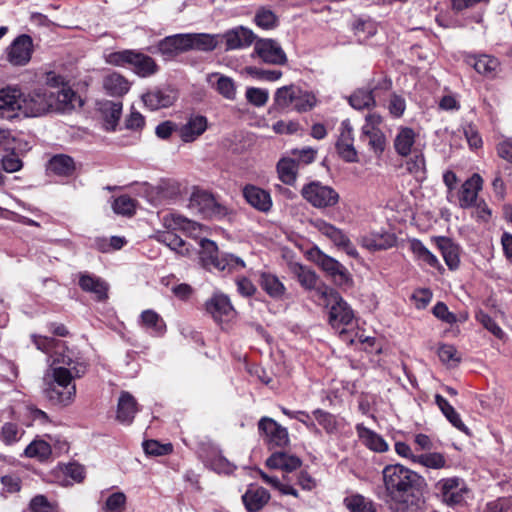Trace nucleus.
I'll use <instances>...</instances> for the list:
<instances>
[{
	"label": "nucleus",
	"instance_id": "13d9d810",
	"mask_svg": "<svg viewBox=\"0 0 512 512\" xmlns=\"http://www.w3.org/2000/svg\"><path fill=\"white\" fill-rule=\"evenodd\" d=\"M297 95L294 98L293 108L298 112L311 110L316 104V98L313 94L303 91L297 87Z\"/></svg>",
	"mask_w": 512,
	"mask_h": 512
},
{
	"label": "nucleus",
	"instance_id": "c9c22d12",
	"mask_svg": "<svg viewBox=\"0 0 512 512\" xmlns=\"http://www.w3.org/2000/svg\"><path fill=\"white\" fill-rule=\"evenodd\" d=\"M259 285L271 298L281 300L286 294V287L283 282L270 272H262L259 277Z\"/></svg>",
	"mask_w": 512,
	"mask_h": 512
},
{
	"label": "nucleus",
	"instance_id": "a878e982",
	"mask_svg": "<svg viewBox=\"0 0 512 512\" xmlns=\"http://www.w3.org/2000/svg\"><path fill=\"white\" fill-rule=\"evenodd\" d=\"M355 429L359 440L368 449L377 453H384L388 451L389 445L380 434L365 427L361 423L357 424Z\"/></svg>",
	"mask_w": 512,
	"mask_h": 512
},
{
	"label": "nucleus",
	"instance_id": "c85d7f7f",
	"mask_svg": "<svg viewBox=\"0 0 512 512\" xmlns=\"http://www.w3.org/2000/svg\"><path fill=\"white\" fill-rule=\"evenodd\" d=\"M138 323L141 328L152 336H163L166 332L164 319L154 310L147 309L141 312Z\"/></svg>",
	"mask_w": 512,
	"mask_h": 512
},
{
	"label": "nucleus",
	"instance_id": "1a4fd4ad",
	"mask_svg": "<svg viewBox=\"0 0 512 512\" xmlns=\"http://www.w3.org/2000/svg\"><path fill=\"white\" fill-rule=\"evenodd\" d=\"M301 195L313 207L324 209L338 204L340 196L331 186L313 181L303 186Z\"/></svg>",
	"mask_w": 512,
	"mask_h": 512
},
{
	"label": "nucleus",
	"instance_id": "bf43d9fd",
	"mask_svg": "<svg viewBox=\"0 0 512 512\" xmlns=\"http://www.w3.org/2000/svg\"><path fill=\"white\" fill-rule=\"evenodd\" d=\"M127 497L123 492L112 493L105 501L104 512H124L126 509Z\"/></svg>",
	"mask_w": 512,
	"mask_h": 512
},
{
	"label": "nucleus",
	"instance_id": "7c9ffc66",
	"mask_svg": "<svg viewBox=\"0 0 512 512\" xmlns=\"http://www.w3.org/2000/svg\"><path fill=\"white\" fill-rule=\"evenodd\" d=\"M188 50L211 52L220 44V34L187 33Z\"/></svg>",
	"mask_w": 512,
	"mask_h": 512
},
{
	"label": "nucleus",
	"instance_id": "79ce46f5",
	"mask_svg": "<svg viewBox=\"0 0 512 512\" xmlns=\"http://www.w3.org/2000/svg\"><path fill=\"white\" fill-rule=\"evenodd\" d=\"M395 237L390 233H372L363 238V245L372 251L385 250L395 244Z\"/></svg>",
	"mask_w": 512,
	"mask_h": 512
},
{
	"label": "nucleus",
	"instance_id": "f03ea898",
	"mask_svg": "<svg viewBox=\"0 0 512 512\" xmlns=\"http://www.w3.org/2000/svg\"><path fill=\"white\" fill-rule=\"evenodd\" d=\"M74 378L78 377L72 367L60 365L51 368L44 377L46 397L56 405H71L76 397Z\"/></svg>",
	"mask_w": 512,
	"mask_h": 512
},
{
	"label": "nucleus",
	"instance_id": "09e8293b",
	"mask_svg": "<svg viewBox=\"0 0 512 512\" xmlns=\"http://www.w3.org/2000/svg\"><path fill=\"white\" fill-rule=\"evenodd\" d=\"M24 454L29 458L46 461L52 454V448L48 442L42 439H35L25 448Z\"/></svg>",
	"mask_w": 512,
	"mask_h": 512
},
{
	"label": "nucleus",
	"instance_id": "9d476101",
	"mask_svg": "<svg viewBox=\"0 0 512 512\" xmlns=\"http://www.w3.org/2000/svg\"><path fill=\"white\" fill-rule=\"evenodd\" d=\"M442 500L449 506L462 504L469 494L466 482L460 477H449L440 479L436 485Z\"/></svg>",
	"mask_w": 512,
	"mask_h": 512
},
{
	"label": "nucleus",
	"instance_id": "e2e57ef3",
	"mask_svg": "<svg viewBox=\"0 0 512 512\" xmlns=\"http://www.w3.org/2000/svg\"><path fill=\"white\" fill-rule=\"evenodd\" d=\"M246 99L256 107L264 106L269 98L268 90L256 87H249L246 90Z\"/></svg>",
	"mask_w": 512,
	"mask_h": 512
},
{
	"label": "nucleus",
	"instance_id": "f8f14e48",
	"mask_svg": "<svg viewBox=\"0 0 512 512\" xmlns=\"http://www.w3.org/2000/svg\"><path fill=\"white\" fill-rule=\"evenodd\" d=\"M253 55L259 57L264 63L271 65H285L288 61L281 45L270 38H256Z\"/></svg>",
	"mask_w": 512,
	"mask_h": 512
},
{
	"label": "nucleus",
	"instance_id": "4be33fe9",
	"mask_svg": "<svg viewBox=\"0 0 512 512\" xmlns=\"http://www.w3.org/2000/svg\"><path fill=\"white\" fill-rule=\"evenodd\" d=\"M208 128V120L202 115H191L178 130L179 137L185 143L198 139Z\"/></svg>",
	"mask_w": 512,
	"mask_h": 512
},
{
	"label": "nucleus",
	"instance_id": "7ed1b4c3",
	"mask_svg": "<svg viewBox=\"0 0 512 512\" xmlns=\"http://www.w3.org/2000/svg\"><path fill=\"white\" fill-rule=\"evenodd\" d=\"M31 339L38 350L49 355L52 364L67 365L72 367L77 377L83 376L86 371L83 358L67 348L63 341L37 334L31 335Z\"/></svg>",
	"mask_w": 512,
	"mask_h": 512
},
{
	"label": "nucleus",
	"instance_id": "338daca9",
	"mask_svg": "<svg viewBox=\"0 0 512 512\" xmlns=\"http://www.w3.org/2000/svg\"><path fill=\"white\" fill-rule=\"evenodd\" d=\"M133 54V50H122V51H116L111 52L105 56V61L108 64L114 65V66H124L126 64H130L131 57Z\"/></svg>",
	"mask_w": 512,
	"mask_h": 512
},
{
	"label": "nucleus",
	"instance_id": "bb28decb",
	"mask_svg": "<svg viewBox=\"0 0 512 512\" xmlns=\"http://www.w3.org/2000/svg\"><path fill=\"white\" fill-rule=\"evenodd\" d=\"M52 112H65L75 108L76 103H80L78 95L68 86L63 85L59 90H52L51 97Z\"/></svg>",
	"mask_w": 512,
	"mask_h": 512
},
{
	"label": "nucleus",
	"instance_id": "864d4df0",
	"mask_svg": "<svg viewBox=\"0 0 512 512\" xmlns=\"http://www.w3.org/2000/svg\"><path fill=\"white\" fill-rule=\"evenodd\" d=\"M254 23L261 29L271 30L277 27L278 18L272 10L260 7L255 12Z\"/></svg>",
	"mask_w": 512,
	"mask_h": 512
},
{
	"label": "nucleus",
	"instance_id": "72a5a7b5",
	"mask_svg": "<svg viewBox=\"0 0 512 512\" xmlns=\"http://www.w3.org/2000/svg\"><path fill=\"white\" fill-rule=\"evenodd\" d=\"M129 65L135 74L144 78L150 77L158 71V65L152 57L135 50H133Z\"/></svg>",
	"mask_w": 512,
	"mask_h": 512
},
{
	"label": "nucleus",
	"instance_id": "37998d69",
	"mask_svg": "<svg viewBox=\"0 0 512 512\" xmlns=\"http://www.w3.org/2000/svg\"><path fill=\"white\" fill-rule=\"evenodd\" d=\"M472 60V65L479 74L488 78L496 76L499 68L498 59L489 55H480L478 57H474Z\"/></svg>",
	"mask_w": 512,
	"mask_h": 512
},
{
	"label": "nucleus",
	"instance_id": "a211bd4d",
	"mask_svg": "<svg viewBox=\"0 0 512 512\" xmlns=\"http://www.w3.org/2000/svg\"><path fill=\"white\" fill-rule=\"evenodd\" d=\"M20 90L17 88L0 89V119L13 120L20 117Z\"/></svg>",
	"mask_w": 512,
	"mask_h": 512
},
{
	"label": "nucleus",
	"instance_id": "423d86ee",
	"mask_svg": "<svg viewBox=\"0 0 512 512\" xmlns=\"http://www.w3.org/2000/svg\"><path fill=\"white\" fill-rule=\"evenodd\" d=\"M319 291L324 303L330 306L329 322L331 326L341 335L345 334L346 330L341 326L349 325L352 322L354 318L352 309L334 289L322 287Z\"/></svg>",
	"mask_w": 512,
	"mask_h": 512
},
{
	"label": "nucleus",
	"instance_id": "5701e85b",
	"mask_svg": "<svg viewBox=\"0 0 512 512\" xmlns=\"http://www.w3.org/2000/svg\"><path fill=\"white\" fill-rule=\"evenodd\" d=\"M483 179L477 173L473 174L461 186L459 191V206L461 208H470L477 202L479 191L482 189Z\"/></svg>",
	"mask_w": 512,
	"mask_h": 512
},
{
	"label": "nucleus",
	"instance_id": "6ab92c4d",
	"mask_svg": "<svg viewBox=\"0 0 512 512\" xmlns=\"http://www.w3.org/2000/svg\"><path fill=\"white\" fill-rule=\"evenodd\" d=\"M316 263L337 285H345L349 282L348 270L336 259L318 251Z\"/></svg>",
	"mask_w": 512,
	"mask_h": 512
},
{
	"label": "nucleus",
	"instance_id": "5fc2aeb1",
	"mask_svg": "<svg viewBox=\"0 0 512 512\" xmlns=\"http://www.w3.org/2000/svg\"><path fill=\"white\" fill-rule=\"evenodd\" d=\"M405 169L417 179L424 178L426 167L423 153L417 151L414 152L413 155L406 160Z\"/></svg>",
	"mask_w": 512,
	"mask_h": 512
},
{
	"label": "nucleus",
	"instance_id": "b1692460",
	"mask_svg": "<svg viewBox=\"0 0 512 512\" xmlns=\"http://www.w3.org/2000/svg\"><path fill=\"white\" fill-rule=\"evenodd\" d=\"M78 284L83 291L94 294L98 301L108 298L109 285L100 277L88 272H81Z\"/></svg>",
	"mask_w": 512,
	"mask_h": 512
},
{
	"label": "nucleus",
	"instance_id": "c756f323",
	"mask_svg": "<svg viewBox=\"0 0 512 512\" xmlns=\"http://www.w3.org/2000/svg\"><path fill=\"white\" fill-rule=\"evenodd\" d=\"M176 97L172 90L169 89H154L142 96V100L149 109L158 110L171 106Z\"/></svg>",
	"mask_w": 512,
	"mask_h": 512
},
{
	"label": "nucleus",
	"instance_id": "69168bd1",
	"mask_svg": "<svg viewBox=\"0 0 512 512\" xmlns=\"http://www.w3.org/2000/svg\"><path fill=\"white\" fill-rule=\"evenodd\" d=\"M438 356L443 363L449 365L457 364L460 361L457 349L449 344H444L439 347Z\"/></svg>",
	"mask_w": 512,
	"mask_h": 512
},
{
	"label": "nucleus",
	"instance_id": "603ef678",
	"mask_svg": "<svg viewBox=\"0 0 512 512\" xmlns=\"http://www.w3.org/2000/svg\"><path fill=\"white\" fill-rule=\"evenodd\" d=\"M349 103L358 110L369 109L375 105V99L371 90L358 89L349 97Z\"/></svg>",
	"mask_w": 512,
	"mask_h": 512
},
{
	"label": "nucleus",
	"instance_id": "f3484780",
	"mask_svg": "<svg viewBox=\"0 0 512 512\" xmlns=\"http://www.w3.org/2000/svg\"><path fill=\"white\" fill-rule=\"evenodd\" d=\"M206 309L217 322H230L236 317V310L227 295L215 293L206 303Z\"/></svg>",
	"mask_w": 512,
	"mask_h": 512
},
{
	"label": "nucleus",
	"instance_id": "4468645a",
	"mask_svg": "<svg viewBox=\"0 0 512 512\" xmlns=\"http://www.w3.org/2000/svg\"><path fill=\"white\" fill-rule=\"evenodd\" d=\"M258 428L271 448H284L289 444V434L287 429L278 424L272 418H261L258 423Z\"/></svg>",
	"mask_w": 512,
	"mask_h": 512
},
{
	"label": "nucleus",
	"instance_id": "0eeeda50",
	"mask_svg": "<svg viewBox=\"0 0 512 512\" xmlns=\"http://www.w3.org/2000/svg\"><path fill=\"white\" fill-rule=\"evenodd\" d=\"M52 89L38 87L28 93L20 91V117H41L52 112Z\"/></svg>",
	"mask_w": 512,
	"mask_h": 512
},
{
	"label": "nucleus",
	"instance_id": "412c9836",
	"mask_svg": "<svg viewBox=\"0 0 512 512\" xmlns=\"http://www.w3.org/2000/svg\"><path fill=\"white\" fill-rule=\"evenodd\" d=\"M189 206L204 217H213L221 213V206L216 203L212 194L204 190L193 191Z\"/></svg>",
	"mask_w": 512,
	"mask_h": 512
},
{
	"label": "nucleus",
	"instance_id": "20e7f679",
	"mask_svg": "<svg viewBox=\"0 0 512 512\" xmlns=\"http://www.w3.org/2000/svg\"><path fill=\"white\" fill-rule=\"evenodd\" d=\"M163 224L166 231L158 232L156 235L157 241L166 245L171 250L182 256L190 254L189 245L186 242L172 232V230H183L190 235H196L200 230V225L194 221H191L179 214H168L163 217Z\"/></svg>",
	"mask_w": 512,
	"mask_h": 512
},
{
	"label": "nucleus",
	"instance_id": "ddd939ff",
	"mask_svg": "<svg viewBox=\"0 0 512 512\" xmlns=\"http://www.w3.org/2000/svg\"><path fill=\"white\" fill-rule=\"evenodd\" d=\"M338 155L348 163L358 162V153L354 147L353 127L348 119L341 122L336 141Z\"/></svg>",
	"mask_w": 512,
	"mask_h": 512
},
{
	"label": "nucleus",
	"instance_id": "8fccbe9b",
	"mask_svg": "<svg viewBox=\"0 0 512 512\" xmlns=\"http://www.w3.org/2000/svg\"><path fill=\"white\" fill-rule=\"evenodd\" d=\"M25 431L16 423L6 422L0 430V441L5 445H13L21 440Z\"/></svg>",
	"mask_w": 512,
	"mask_h": 512
},
{
	"label": "nucleus",
	"instance_id": "dca6fc26",
	"mask_svg": "<svg viewBox=\"0 0 512 512\" xmlns=\"http://www.w3.org/2000/svg\"><path fill=\"white\" fill-rule=\"evenodd\" d=\"M32 52V39L23 34L14 39L7 48V60L14 66H24L30 61Z\"/></svg>",
	"mask_w": 512,
	"mask_h": 512
},
{
	"label": "nucleus",
	"instance_id": "393cba45",
	"mask_svg": "<svg viewBox=\"0 0 512 512\" xmlns=\"http://www.w3.org/2000/svg\"><path fill=\"white\" fill-rule=\"evenodd\" d=\"M243 196L252 207L261 212H268L272 207V199L269 192L260 187L246 185L243 189Z\"/></svg>",
	"mask_w": 512,
	"mask_h": 512
},
{
	"label": "nucleus",
	"instance_id": "4c0bfd02",
	"mask_svg": "<svg viewBox=\"0 0 512 512\" xmlns=\"http://www.w3.org/2000/svg\"><path fill=\"white\" fill-rule=\"evenodd\" d=\"M103 87L111 96H122L129 91L130 84L125 77L114 72L105 76Z\"/></svg>",
	"mask_w": 512,
	"mask_h": 512
},
{
	"label": "nucleus",
	"instance_id": "473e14b6",
	"mask_svg": "<svg viewBox=\"0 0 512 512\" xmlns=\"http://www.w3.org/2000/svg\"><path fill=\"white\" fill-rule=\"evenodd\" d=\"M137 411L136 399L129 392H121L117 405V420L123 424H131Z\"/></svg>",
	"mask_w": 512,
	"mask_h": 512
},
{
	"label": "nucleus",
	"instance_id": "680f3d73",
	"mask_svg": "<svg viewBox=\"0 0 512 512\" xmlns=\"http://www.w3.org/2000/svg\"><path fill=\"white\" fill-rule=\"evenodd\" d=\"M246 72L255 79L269 82L277 81L282 77L280 70L261 69L254 66L246 67Z\"/></svg>",
	"mask_w": 512,
	"mask_h": 512
},
{
	"label": "nucleus",
	"instance_id": "cd10ccee",
	"mask_svg": "<svg viewBox=\"0 0 512 512\" xmlns=\"http://www.w3.org/2000/svg\"><path fill=\"white\" fill-rule=\"evenodd\" d=\"M269 500V492L265 488L255 485H250L242 496V501L248 512L260 511Z\"/></svg>",
	"mask_w": 512,
	"mask_h": 512
},
{
	"label": "nucleus",
	"instance_id": "052dcab7",
	"mask_svg": "<svg viewBox=\"0 0 512 512\" xmlns=\"http://www.w3.org/2000/svg\"><path fill=\"white\" fill-rule=\"evenodd\" d=\"M107 114L105 117L104 127L108 131H113L118 124L122 112V104L110 102L106 108Z\"/></svg>",
	"mask_w": 512,
	"mask_h": 512
},
{
	"label": "nucleus",
	"instance_id": "58836bf2",
	"mask_svg": "<svg viewBox=\"0 0 512 512\" xmlns=\"http://www.w3.org/2000/svg\"><path fill=\"white\" fill-rule=\"evenodd\" d=\"M343 505L349 512H376L373 501L358 493L346 496Z\"/></svg>",
	"mask_w": 512,
	"mask_h": 512
},
{
	"label": "nucleus",
	"instance_id": "774afa93",
	"mask_svg": "<svg viewBox=\"0 0 512 512\" xmlns=\"http://www.w3.org/2000/svg\"><path fill=\"white\" fill-rule=\"evenodd\" d=\"M30 508L33 512H55L57 507L50 503L45 496L38 495L31 500Z\"/></svg>",
	"mask_w": 512,
	"mask_h": 512
},
{
	"label": "nucleus",
	"instance_id": "aec40b11",
	"mask_svg": "<svg viewBox=\"0 0 512 512\" xmlns=\"http://www.w3.org/2000/svg\"><path fill=\"white\" fill-rule=\"evenodd\" d=\"M418 137V133L413 128L407 126L398 127L393 139V147L396 154L401 157H408L416 152L415 145Z\"/></svg>",
	"mask_w": 512,
	"mask_h": 512
},
{
	"label": "nucleus",
	"instance_id": "4d7b16f0",
	"mask_svg": "<svg viewBox=\"0 0 512 512\" xmlns=\"http://www.w3.org/2000/svg\"><path fill=\"white\" fill-rule=\"evenodd\" d=\"M112 208L116 214L131 216L135 213L136 201L128 195H121L114 199Z\"/></svg>",
	"mask_w": 512,
	"mask_h": 512
},
{
	"label": "nucleus",
	"instance_id": "e433bc0d",
	"mask_svg": "<svg viewBox=\"0 0 512 512\" xmlns=\"http://www.w3.org/2000/svg\"><path fill=\"white\" fill-rule=\"evenodd\" d=\"M266 465L272 469L292 472L301 467L302 461L294 455H289L284 452H275L266 460Z\"/></svg>",
	"mask_w": 512,
	"mask_h": 512
},
{
	"label": "nucleus",
	"instance_id": "c03bdc74",
	"mask_svg": "<svg viewBox=\"0 0 512 512\" xmlns=\"http://www.w3.org/2000/svg\"><path fill=\"white\" fill-rule=\"evenodd\" d=\"M437 245L442 252L446 265L451 270L458 268L460 262L458 247L450 239L444 237H440L437 240Z\"/></svg>",
	"mask_w": 512,
	"mask_h": 512
},
{
	"label": "nucleus",
	"instance_id": "ea45409f",
	"mask_svg": "<svg viewBox=\"0 0 512 512\" xmlns=\"http://www.w3.org/2000/svg\"><path fill=\"white\" fill-rule=\"evenodd\" d=\"M297 93V86L289 85L283 86L276 90L274 95L273 106L269 109L271 113L273 110L286 109L293 105L295 95Z\"/></svg>",
	"mask_w": 512,
	"mask_h": 512
},
{
	"label": "nucleus",
	"instance_id": "39448f33",
	"mask_svg": "<svg viewBox=\"0 0 512 512\" xmlns=\"http://www.w3.org/2000/svg\"><path fill=\"white\" fill-rule=\"evenodd\" d=\"M200 247V261L203 267L210 271L231 273L245 268V263L241 258L233 254L220 253L216 243L212 240L201 239Z\"/></svg>",
	"mask_w": 512,
	"mask_h": 512
},
{
	"label": "nucleus",
	"instance_id": "2f4dec72",
	"mask_svg": "<svg viewBox=\"0 0 512 512\" xmlns=\"http://www.w3.org/2000/svg\"><path fill=\"white\" fill-rule=\"evenodd\" d=\"M157 47L159 52L165 56H175L189 51L187 33L167 36L159 41Z\"/></svg>",
	"mask_w": 512,
	"mask_h": 512
},
{
	"label": "nucleus",
	"instance_id": "a18cd8bd",
	"mask_svg": "<svg viewBox=\"0 0 512 512\" xmlns=\"http://www.w3.org/2000/svg\"><path fill=\"white\" fill-rule=\"evenodd\" d=\"M409 246L415 258L419 262L433 268H437L440 266L437 257L434 254H432L420 240L412 239L409 243Z\"/></svg>",
	"mask_w": 512,
	"mask_h": 512
},
{
	"label": "nucleus",
	"instance_id": "49530a36",
	"mask_svg": "<svg viewBox=\"0 0 512 512\" xmlns=\"http://www.w3.org/2000/svg\"><path fill=\"white\" fill-rule=\"evenodd\" d=\"M74 169V161L67 155H56L48 164V170L58 176H70Z\"/></svg>",
	"mask_w": 512,
	"mask_h": 512
},
{
	"label": "nucleus",
	"instance_id": "0e129e2a",
	"mask_svg": "<svg viewBox=\"0 0 512 512\" xmlns=\"http://www.w3.org/2000/svg\"><path fill=\"white\" fill-rule=\"evenodd\" d=\"M143 449L148 455L163 456L171 453L173 447L170 443L161 444L156 440H147L143 443Z\"/></svg>",
	"mask_w": 512,
	"mask_h": 512
},
{
	"label": "nucleus",
	"instance_id": "3c124183",
	"mask_svg": "<svg viewBox=\"0 0 512 512\" xmlns=\"http://www.w3.org/2000/svg\"><path fill=\"white\" fill-rule=\"evenodd\" d=\"M415 464H419L430 469H442L448 466L445 456L439 452L419 454L417 458H415Z\"/></svg>",
	"mask_w": 512,
	"mask_h": 512
},
{
	"label": "nucleus",
	"instance_id": "9b49d317",
	"mask_svg": "<svg viewBox=\"0 0 512 512\" xmlns=\"http://www.w3.org/2000/svg\"><path fill=\"white\" fill-rule=\"evenodd\" d=\"M312 225L319 233L327 237L336 247L344 250L347 255L354 258L358 256L355 246L341 229L323 219H315L312 221Z\"/></svg>",
	"mask_w": 512,
	"mask_h": 512
},
{
	"label": "nucleus",
	"instance_id": "de8ad7c7",
	"mask_svg": "<svg viewBox=\"0 0 512 512\" xmlns=\"http://www.w3.org/2000/svg\"><path fill=\"white\" fill-rule=\"evenodd\" d=\"M298 164L295 159L282 158L277 164L279 179L287 185H293L296 181Z\"/></svg>",
	"mask_w": 512,
	"mask_h": 512
},
{
	"label": "nucleus",
	"instance_id": "f704fd0d",
	"mask_svg": "<svg viewBox=\"0 0 512 512\" xmlns=\"http://www.w3.org/2000/svg\"><path fill=\"white\" fill-rule=\"evenodd\" d=\"M207 82L225 99L234 100L236 98V85L231 77L220 73H211L207 76Z\"/></svg>",
	"mask_w": 512,
	"mask_h": 512
},
{
	"label": "nucleus",
	"instance_id": "f257e3e1",
	"mask_svg": "<svg viewBox=\"0 0 512 512\" xmlns=\"http://www.w3.org/2000/svg\"><path fill=\"white\" fill-rule=\"evenodd\" d=\"M382 481L389 501L404 512H421L424 504V478L401 464H388L382 470Z\"/></svg>",
	"mask_w": 512,
	"mask_h": 512
},
{
	"label": "nucleus",
	"instance_id": "a19ab883",
	"mask_svg": "<svg viewBox=\"0 0 512 512\" xmlns=\"http://www.w3.org/2000/svg\"><path fill=\"white\" fill-rule=\"evenodd\" d=\"M313 416L328 434H337L343 426L342 419L322 409L314 410Z\"/></svg>",
	"mask_w": 512,
	"mask_h": 512
},
{
	"label": "nucleus",
	"instance_id": "2eb2a0df",
	"mask_svg": "<svg viewBox=\"0 0 512 512\" xmlns=\"http://www.w3.org/2000/svg\"><path fill=\"white\" fill-rule=\"evenodd\" d=\"M257 36L244 26H237L220 34V42L224 41L225 50H241L250 47L255 43Z\"/></svg>",
	"mask_w": 512,
	"mask_h": 512
},
{
	"label": "nucleus",
	"instance_id": "6e6552de",
	"mask_svg": "<svg viewBox=\"0 0 512 512\" xmlns=\"http://www.w3.org/2000/svg\"><path fill=\"white\" fill-rule=\"evenodd\" d=\"M382 123L380 114L368 113L361 128L360 140L367 144L376 157H381L387 147V137L381 129Z\"/></svg>",
	"mask_w": 512,
	"mask_h": 512
},
{
	"label": "nucleus",
	"instance_id": "6e6d98bb",
	"mask_svg": "<svg viewBox=\"0 0 512 512\" xmlns=\"http://www.w3.org/2000/svg\"><path fill=\"white\" fill-rule=\"evenodd\" d=\"M296 275H297L298 281L304 288L309 289V290L315 289L317 291V293L321 296V292L319 291V289L322 287H326V286L325 285L318 286V277L315 274V272H313L310 269H307L306 267L299 266L296 271Z\"/></svg>",
	"mask_w": 512,
	"mask_h": 512
}]
</instances>
